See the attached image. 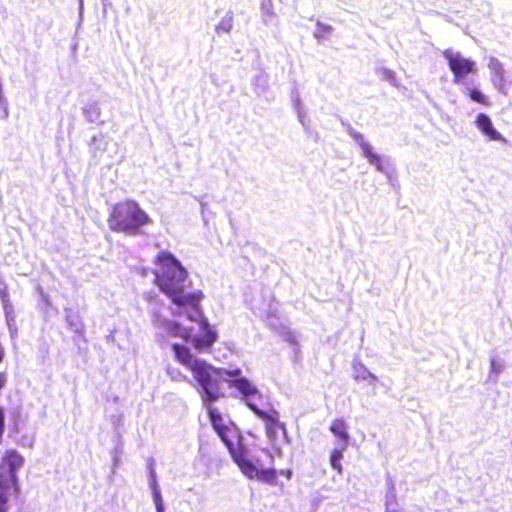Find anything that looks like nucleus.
<instances>
[{
    "label": "nucleus",
    "mask_w": 512,
    "mask_h": 512,
    "mask_svg": "<svg viewBox=\"0 0 512 512\" xmlns=\"http://www.w3.org/2000/svg\"><path fill=\"white\" fill-rule=\"evenodd\" d=\"M154 264L158 266L154 271V282L158 288L178 307H189L201 315L204 294L201 290L184 291L183 283L188 278V272L181 262L172 253L163 250L155 256Z\"/></svg>",
    "instance_id": "f257e3e1"
},
{
    "label": "nucleus",
    "mask_w": 512,
    "mask_h": 512,
    "mask_svg": "<svg viewBox=\"0 0 512 512\" xmlns=\"http://www.w3.org/2000/svg\"><path fill=\"white\" fill-rule=\"evenodd\" d=\"M172 350L177 362L182 364L191 373L199 387L204 404H210L223 396L219 381L225 376H238L241 373L239 368L230 370L217 368L205 360L197 358L185 345L175 343Z\"/></svg>",
    "instance_id": "f03ea898"
},
{
    "label": "nucleus",
    "mask_w": 512,
    "mask_h": 512,
    "mask_svg": "<svg viewBox=\"0 0 512 512\" xmlns=\"http://www.w3.org/2000/svg\"><path fill=\"white\" fill-rule=\"evenodd\" d=\"M152 223V219L138 202L125 199L115 203L109 212L107 224L111 231L129 236L142 233L143 227Z\"/></svg>",
    "instance_id": "7ed1b4c3"
},
{
    "label": "nucleus",
    "mask_w": 512,
    "mask_h": 512,
    "mask_svg": "<svg viewBox=\"0 0 512 512\" xmlns=\"http://www.w3.org/2000/svg\"><path fill=\"white\" fill-rule=\"evenodd\" d=\"M187 318L191 321L199 322L202 330L201 336L193 337L191 329L186 328L175 321L167 324L166 328L168 333L172 336L180 337L186 342H191L197 351H209L217 340L218 336L216 330L209 324L203 313L201 315H197L196 312L191 309V312L187 313Z\"/></svg>",
    "instance_id": "20e7f679"
},
{
    "label": "nucleus",
    "mask_w": 512,
    "mask_h": 512,
    "mask_svg": "<svg viewBox=\"0 0 512 512\" xmlns=\"http://www.w3.org/2000/svg\"><path fill=\"white\" fill-rule=\"evenodd\" d=\"M246 406L264 422L266 436L271 442L276 440L280 432L286 434L285 423L280 421V414L276 409L271 408L268 411H264L248 400L246 401Z\"/></svg>",
    "instance_id": "39448f33"
},
{
    "label": "nucleus",
    "mask_w": 512,
    "mask_h": 512,
    "mask_svg": "<svg viewBox=\"0 0 512 512\" xmlns=\"http://www.w3.org/2000/svg\"><path fill=\"white\" fill-rule=\"evenodd\" d=\"M24 458L16 450H8L1 459L0 481L14 487V492H18L17 471L23 466Z\"/></svg>",
    "instance_id": "423d86ee"
},
{
    "label": "nucleus",
    "mask_w": 512,
    "mask_h": 512,
    "mask_svg": "<svg viewBox=\"0 0 512 512\" xmlns=\"http://www.w3.org/2000/svg\"><path fill=\"white\" fill-rule=\"evenodd\" d=\"M443 56L453 73L455 83L461 82L467 75L477 71L475 61L463 57L459 52L453 53L451 50H445Z\"/></svg>",
    "instance_id": "0eeeda50"
},
{
    "label": "nucleus",
    "mask_w": 512,
    "mask_h": 512,
    "mask_svg": "<svg viewBox=\"0 0 512 512\" xmlns=\"http://www.w3.org/2000/svg\"><path fill=\"white\" fill-rule=\"evenodd\" d=\"M226 447L233 461L237 464L243 474L248 471H252L254 463L247 458L248 449L243 444L242 437L240 435L235 437V440L231 443H227Z\"/></svg>",
    "instance_id": "6e6552de"
},
{
    "label": "nucleus",
    "mask_w": 512,
    "mask_h": 512,
    "mask_svg": "<svg viewBox=\"0 0 512 512\" xmlns=\"http://www.w3.org/2000/svg\"><path fill=\"white\" fill-rule=\"evenodd\" d=\"M476 127L490 141L507 143V140L493 126L492 120L485 113H479L475 120Z\"/></svg>",
    "instance_id": "1a4fd4ad"
},
{
    "label": "nucleus",
    "mask_w": 512,
    "mask_h": 512,
    "mask_svg": "<svg viewBox=\"0 0 512 512\" xmlns=\"http://www.w3.org/2000/svg\"><path fill=\"white\" fill-rule=\"evenodd\" d=\"M249 479H255L259 482L272 485V486H278V471L273 468H266V469H258L255 464H253L252 471H248L244 474Z\"/></svg>",
    "instance_id": "9d476101"
},
{
    "label": "nucleus",
    "mask_w": 512,
    "mask_h": 512,
    "mask_svg": "<svg viewBox=\"0 0 512 512\" xmlns=\"http://www.w3.org/2000/svg\"><path fill=\"white\" fill-rule=\"evenodd\" d=\"M351 136L360 145L364 157H366L372 165L376 166L379 170H382V162L380 156L372 151L370 145L365 142L363 135L359 132H352Z\"/></svg>",
    "instance_id": "9b49d317"
},
{
    "label": "nucleus",
    "mask_w": 512,
    "mask_h": 512,
    "mask_svg": "<svg viewBox=\"0 0 512 512\" xmlns=\"http://www.w3.org/2000/svg\"><path fill=\"white\" fill-rule=\"evenodd\" d=\"M229 386L239 391L245 399L259 394L258 388L245 377L229 380Z\"/></svg>",
    "instance_id": "f8f14e48"
},
{
    "label": "nucleus",
    "mask_w": 512,
    "mask_h": 512,
    "mask_svg": "<svg viewBox=\"0 0 512 512\" xmlns=\"http://www.w3.org/2000/svg\"><path fill=\"white\" fill-rule=\"evenodd\" d=\"M329 430L335 437L347 444L349 440L348 424L343 418L334 419L330 424Z\"/></svg>",
    "instance_id": "ddd939ff"
},
{
    "label": "nucleus",
    "mask_w": 512,
    "mask_h": 512,
    "mask_svg": "<svg viewBox=\"0 0 512 512\" xmlns=\"http://www.w3.org/2000/svg\"><path fill=\"white\" fill-rule=\"evenodd\" d=\"M353 378L355 381H367L369 385L375 387L379 383L376 375L372 374L363 364L354 366Z\"/></svg>",
    "instance_id": "4468645a"
},
{
    "label": "nucleus",
    "mask_w": 512,
    "mask_h": 512,
    "mask_svg": "<svg viewBox=\"0 0 512 512\" xmlns=\"http://www.w3.org/2000/svg\"><path fill=\"white\" fill-rule=\"evenodd\" d=\"M14 492V487L0 481V512L8 510V495Z\"/></svg>",
    "instance_id": "2eb2a0df"
},
{
    "label": "nucleus",
    "mask_w": 512,
    "mask_h": 512,
    "mask_svg": "<svg viewBox=\"0 0 512 512\" xmlns=\"http://www.w3.org/2000/svg\"><path fill=\"white\" fill-rule=\"evenodd\" d=\"M466 94L472 101L478 104H481L483 106L491 105V101L489 100V98L476 88L467 89Z\"/></svg>",
    "instance_id": "dca6fc26"
},
{
    "label": "nucleus",
    "mask_w": 512,
    "mask_h": 512,
    "mask_svg": "<svg viewBox=\"0 0 512 512\" xmlns=\"http://www.w3.org/2000/svg\"><path fill=\"white\" fill-rule=\"evenodd\" d=\"M216 432L223 441V443L225 444V446H227V443H231L233 440H235V437L239 436L238 433H236L233 429L229 428L225 424L219 429H217Z\"/></svg>",
    "instance_id": "f3484780"
},
{
    "label": "nucleus",
    "mask_w": 512,
    "mask_h": 512,
    "mask_svg": "<svg viewBox=\"0 0 512 512\" xmlns=\"http://www.w3.org/2000/svg\"><path fill=\"white\" fill-rule=\"evenodd\" d=\"M332 31L333 28L331 25L317 22L314 36L318 40H324L332 33Z\"/></svg>",
    "instance_id": "a211bd4d"
},
{
    "label": "nucleus",
    "mask_w": 512,
    "mask_h": 512,
    "mask_svg": "<svg viewBox=\"0 0 512 512\" xmlns=\"http://www.w3.org/2000/svg\"><path fill=\"white\" fill-rule=\"evenodd\" d=\"M343 458V450L341 449H334L331 452L330 456V464L333 469H335L338 473H342L343 468L341 465V459Z\"/></svg>",
    "instance_id": "6ab92c4d"
},
{
    "label": "nucleus",
    "mask_w": 512,
    "mask_h": 512,
    "mask_svg": "<svg viewBox=\"0 0 512 512\" xmlns=\"http://www.w3.org/2000/svg\"><path fill=\"white\" fill-rule=\"evenodd\" d=\"M488 67L491 69V71L493 72V74L496 77H498L500 79L503 78L504 69H503L501 62L497 58H494V57L490 58Z\"/></svg>",
    "instance_id": "aec40b11"
},
{
    "label": "nucleus",
    "mask_w": 512,
    "mask_h": 512,
    "mask_svg": "<svg viewBox=\"0 0 512 512\" xmlns=\"http://www.w3.org/2000/svg\"><path fill=\"white\" fill-rule=\"evenodd\" d=\"M208 414H209L211 424H212L213 428L215 429V431L224 425L221 415L218 412H216L214 409L210 408L208 410Z\"/></svg>",
    "instance_id": "412c9836"
},
{
    "label": "nucleus",
    "mask_w": 512,
    "mask_h": 512,
    "mask_svg": "<svg viewBox=\"0 0 512 512\" xmlns=\"http://www.w3.org/2000/svg\"><path fill=\"white\" fill-rule=\"evenodd\" d=\"M167 373L175 381H182L187 379L186 375L175 367H167Z\"/></svg>",
    "instance_id": "4be33fe9"
},
{
    "label": "nucleus",
    "mask_w": 512,
    "mask_h": 512,
    "mask_svg": "<svg viewBox=\"0 0 512 512\" xmlns=\"http://www.w3.org/2000/svg\"><path fill=\"white\" fill-rule=\"evenodd\" d=\"M153 498H154V502H155V506H163V501H162V497H161V493H160V490L159 489H154L153 491Z\"/></svg>",
    "instance_id": "5701e85b"
},
{
    "label": "nucleus",
    "mask_w": 512,
    "mask_h": 512,
    "mask_svg": "<svg viewBox=\"0 0 512 512\" xmlns=\"http://www.w3.org/2000/svg\"><path fill=\"white\" fill-rule=\"evenodd\" d=\"M153 498H154V502H155V506H163V501H162V497H161V493H160V490L159 489H154L153 491Z\"/></svg>",
    "instance_id": "b1692460"
},
{
    "label": "nucleus",
    "mask_w": 512,
    "mask_h": 512,
    "mask_svg": "<svg viewBox=\"0 0 512 512\" xmlns=\"http://www.w3.org/2000/svg\"><path fill=\"white\" fill-rule=\"evenodd\" d=\"M150 485H151V488L153 491H154V489H159L157 480H156V474L153 469H151V471H150Z\"/></svg>",
    "instance_id": "393cba45"
},
{
    "label": "nucleus",
    "mask_w": 512,
    "mask_h": 512,
    "mask_svg": "<svg viewBox=\"0 0 512 512\" xmlns=\"http://www.w3.org/2000/svg\"><path fill=\"white\" fill-rule=\"evenodd\" d=\"M7 382L6 372H0V391L4 388Z\"/></svg>",
    "instance_id": "a878e982"
},
{
    "label": "nucleus",
    "mask_w": 512,
    "mask_h": 512,
    "mask_svg": "<svg viewBox=\"0 0 512 512\" xmlns=\"http://www.w3.org/2000/svg\"><path fill=\"white\" fill-rule=\"evenodd\" d=\"M281 475H284L287 480H290L292 478V471L290 469H285L280 472H278Z\"/></svg>",
    "instance_id": "bb28decb"
},
{
    "label": "nucleus",
    "mask_w": 512,
    "mask_h": 512,
    "mask_svg": "<svg viewBox=\"0 0 512 512\" xmlns=\"http://www.w3.org/2000/svg\"><path fill=\"white\" fill-rule=\"evenodd\" d=\"M4 348L2 347V345L0 344V362H2L3 358H4Z\"/></svg>",
    "instance_id": "cd10ccee"
},
{
    "label": "nucleus",
    "mask_w": 512,
    "mask_h": 512,
    "mask_svg": "<svg viewBox=\"0 0 512 512\" xmlns=\"http://www.w3.org/2000/svg\"><path fill=\"white\" fill-rule=\"evenodd\" d=\"M156 510L157 512H164V506H157Z\"/></svg>",
    "instance_id": "c85d7f7f"
},
{
    "label": "nucleus",
    "mask_w": 512,
    "mask_h": 512,
    "mask_svg": "<svg viewBox=\"0 0 512 512\" xmlns=\"http://www.w3.org/2000/svg\"><path fill=\"white\" fill-rule=\"evenodd\" d=\"M386 73L389 77H393V72L387 70Z\"/></svg>",
    "instance_id": "c756f323"
},
{
    "label": "nucleus",
    "mask_w": 512,
    "mask_h": 512,
    "mask_svg": "<svg viewBox=\"0 0 512 512\" xmlns=\"http://www.w3.org/2000/svg\"><path fill=\"white\" fill-rule=\"evenodd\" d=\"M387 512H396L395 510H389V508H387Z\"/></svg>",
    "instance_id": "7c9ffc66"
}]
</instances>
